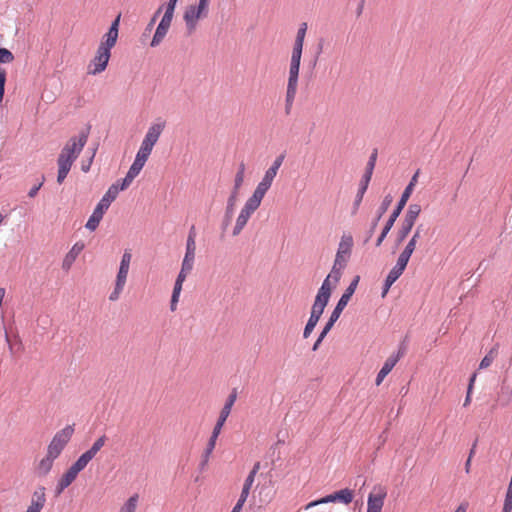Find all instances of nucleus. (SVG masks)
<instances>
[{"label": "nucleus", "instance_id": "obj_1", "mask_svg": "<svg viewBox=\"0 0 512 512\" xmlns=\"http://www.w3.org/2000/svg\"><path fill=\"white\" fill-rule=\"evenodd\" d=\"M120 18L121 15L119 14L111 23L109 30L104 34L95 56L88 65V74L98 75L106 69L111 57V49L116 45L118 39Z\"/></svg>", "mask_w": 512, "mask_h": 512}, {"label": "nucleus", "instance_id": "obj_2", "mask_svg": "<svg viewBox=\"0 0 512 512\" xmlns=\"http://www.w3.org/2000/svg\"><path fill=\"white\" fill-rule=\"evenodd\" d=\"M89 136V129L83 130L77 136L71 137L62 148L58 159V174L57 182L61 184L67 177L73 163L80 155L84 146L87 143Z\"/></svg>", "mask_w": 512, "mask_h": 512}, {"label": "nucleus", "instance_id": "obj_3", "mask_svg": "<svg viewBox=\"0 0 512 512\" xmlns=\"http://www.w3.org/2000/svg\"><path fill=\"white\" fill-rule=\"evenodd\" d=\"M418 174H419V171H417L411 178L409 184L406 186V188L404 189L401 197H400V200L396 206V208L394 209V211L391 213L389 219L387 220L381 234L379 235L377 241H376V246L379 247L382 242L384 241V239L386 238L387 234L389 233V231L391 230V228L393 227L396 219L398 218V216L400 215L401 211L403 210L404 206L406 205L409 197L411 196L412 192H413V189L417 183V179H418Z\"/></svg>", "mask_w": 512, "mask_h": 512}, {"label": "nucleus", "instance_id": "obj_4", "mask_svg": "<svg viewBox=\"0 0 512 512\" xmlns=\"http://www.w3.org/2000/svg\"><path fill=\"white\" fill-rule=\"evenodd\" d=\"M210 0H199L198 4L186 7L183 20L189 33L196 30L199 20L207 17L209 12Z\"/></svg>", "mask_w": 512, "mask_h": 512}, {"label": "nucleus", "instance_id": "obj_5", "mask_svg": "<svg viewBox=\"0 0 512 512\" xmlns=\"http://www.w3.org/2000/svg\"><path fill=\"white\" fill-rule=\"evenodd\" d=\"M131 259L132 254L130 251L125 250L120 260L119 269L114 283V289L109 295L110 301H117L124 291L130 270Z\"/></svg>", "mask_w": 512, "mask_h": 512}, {"label": "nucleus", "instance_id": "obj_6", "mask_svg": "<svg viewBox=\"0 0 512 512\" xmlns=\"http://www.w3.org/2000/svg\"><path fill=\"white\" fill-rule=\"evenodd\" d=\"M300 64H301V58L291 56L290 65H289V76H288L287 89H286V97H285V106H286L287 114L290 112V109H291L293 102L295 100V97H296L297 88H298Z\"/></svg>", "mask_w": 512, "mask_h": 512}, {"label": "nucleus", "instance_id": "obj_7", "mask_svg": "<svg viewBox=\"0 0 512 512\" xmlns=\"http://www.w3.org/2000/svg\"><path fill=\"white\" fill-rule=\"evenodd\" d=\"M262 198L252 193L246 200L244 206L241 208L239 215L236 218L235 225L232 231L233 236H237L244 229L253 213L260 207Z\"/></svg>", "mask_w": 512, "mask_h": 512}, {"label": "nucleus", "instance_id": "obj_8", "mask_svg": "<svg viewBox=\"0 0 512 512\" xmlns=\"http://www.w3.org/2000/svg\"><path fill=\"white\" fill-rule=\"evenodd\" d=\"M165 128H166L165 120H163L161 118H157L156 120H154L148 127L147 132L140 144L138 151H140L142 153H146L147 155L150 156L153 151L154 146L158 142V140H159L161 134L163 133V131L165 130Z\"/></svg>", "mask_w": 512, "mask_h": 512}, {"label": "nucleus", "instance_id": "obj_9", "mask_svg": "<svg viewBox=\"0 0 512 512\" xmlns=\"http://www.w3.org/2000/svg\"><path fill=\"white\" fill-rule=\"evenodd\" d=\"M285 159L284 154L278 155L272 162L271 166L265 171L261 181L257 184L254 194L258 195L259 198H264L268 190L271 188L277 173L282 166Z\"/></svg>", "mask_w": 512, "mask_h": 512}, {"label": "nucleus", "instance_id": "obj_10", "mask_svg": "<svg viewBox=\"0 0 512 512\" xmlns=\"http://www.w3.org/2000/svg\"><path fill=\"white\" fill-rule=\"evenodd\" d=\"M73 433L74 428L71 425H67L56 432L47 446L46 453L57 459L69 443Z\"/></svg>", "mask_w": 512, "mask_h": 512}, {"label": "nucleus", "instance_id": "obj_11", "mask_svg": "<svg viewBox=\"0 0 512 512\" xmlns=\"http://www.w3.org/2000/svg\"><path fill=\"white\" fill-rule=\"evenodd\" d=\"M354 498V492L349 488H344L339 491H336L332 494H329L325 497H322L321 499L312 501L306 505L305 509H310L312 507H315L320 504H326V503H334V502H340L345 505H349Z\"/></svg>", "mask_w": 512, "mask_h": 512}, {"label": "nucleus", "instance_id": "obj_12", "mask_svg": "<svg viewBox=\"0 0 512 512\" xmlns=\"http://www.w3.org/2000/svg\"><path fill=\"white\" fill-rule=\"evenodd\" d=\"M86 466L80 462L78 459L70 466V468L60 477L58 480L55 493L56 495H60L64 492L66 488H68L77 478L78 474L85 468Z\"/></svg>", "mask_w": 512, "mask_h": 512}, {"label": "nucleus", "instance_id": "obj_13", "mask_svg": "<svg viewBox=\"0 0 512 512\" xmlns=\"http://www.w3.org/2000/svg\"><path fill=\"white\" fill-rule=\"evenodd\" d=\"M163 11H164V14H163V16L155 30L153 38L151 40V43H150L151 47H157L162 43V41L166 37V35L169 31V28L171 26V23H172L174 13L166 11V10H163Z\"/></svg>", "mask_w": 512, "mask_h": 512}, {"label": "nucleus", "instance_id": "obj_14", "mask_svg": "<svg viewBox=\"0 0 512 512\" xmlns=\"http://www.w3.org/2000/svg\"><path fill=\"white\" fill-rule=\"evenodd\" d=\"M352 247L353 237L350 234H343L340 238L334 261L337 264L346 265L351 254Z\"/></svg>", "mask_w": 512, "mask_h": 512}, {"label": "nucleus", "instance_id": "obj_15", "mask_svg": "<svg viewBox=\"0 0 512 512\" xmlns=\"http://www.w3.org/2000/svg\"><path fill=\"white\" fill-rule=\"evenodd\" d=\"M237 399V392L234 389L227 397L224 406L222 407L217 422L213 428V432L220 434L221 430L229 417L232 407Z\"/></svg>", "mask_w": 512, "mask_h": 512}, {"label": "nucleus", "instance_id": "obj_16", "mask_svg": "<svg viewBox=\"0 0 512 512\" xmlns=\"http://www.w3.org/2000/svg\"><path fill=\"white\" fill-rule=\"evenodd\" d=\"M386 495L387 492L385 488H374V491L368 495L366 512H381L384 506Z\"/></svg>", "mask_w": 512, "mask_h": 512}, {"label": "nucleus", "instance_id": "obj_17", "mask_svg": "<svg viewBox=\"0 0 512 512\" xmlns=\"http://www.w3.org/2000/svg\"><path fill=\"white\" fill-rule=\"evenodd\" d=\"M359 280H360V277L356 276L351 281L349 286L346 288L345 292L342 294V296L340 297L336 307L334 308V310L331 313L333 315V317H337V318L340 317L342 311L345 309V307L347 306V304H348L349 300L351 299L352 295L355 293V290L357 288Z\"/></svg>", "mask_w": 512, "mask_h": 512}, {"label": "nucleus", "instance_id": "obj_18", "mask_svg": "<svg viewBox=\"0 0 512 512\" xmlns=\"http://www.w3.org/2000/svg\"><path fill=\"white\" fill-rule=\"evenodd\" d=\"M331 294L328 293V289L319 288L314 303L311 308L310 316L320 319L321 315L324 312L325 307L327 306Z\"/></svg>", "mask_w": 512, "mask_h": 512}, {"label": "nucleus", "instance_id": "obj_19", "mask_svg": "<svg viewBox=\"0 0 512 512\" xmlns=\"http://www.w3.org/2000/svg\"><path fill=\"white\" fill-rule=\"evenodd\" d=\"M346 267L344 264H337L335 261L333 263L332 269L327 277L321 284L320 288L328 289V293L332 294V291L337 286L340 278L342 276V270Z\"/></svg>", "mask_w": 512, "mask_h": 512}, {"label": "nucleus", "instance_id": "obj_20", "mask_svg": "<svg viewBox=\"0 0 512 512\" xmlns=\"http://www.w3.org/2000/svg\"><path fill=\"white\" fill-rule=\"evenodd\" d=\"M85 244L81 241L76 242L71 249L67 252L62 261V269L65 271H69L79 256V254L84 250Z\"/></svg>", "mask_w": 512, "mask_h": 512}, {"label": "nucleus", "instance_id": "obj_21", "mask_svg": "<svg viewBox=\"0 0 512 512\" xmlns=\"http://www.w3.org/2000/svg\"><path fill=\"white\" fill-rule=\"evenodd\" d=\"M46 503L45 488L39 487L34 491L30 504L25 512H41Z\"/></svg>", "mask_w": 512, "mask_h": 512}, {"label": "nucleus", "instance_id": "obj_22", "mask_svg": "<svg viewBox=\"0 0 512 512\" xmlns=\"http://www.w3.org/2000/svg\"><path fill=\"white\" fill-rule=\"evenodd\" d=\"M55 460L56 458L46 453L45 456L35 464L34 472L36 476L46 477L51 472Z\"/></svg>", "mask_w": 512, "mask_h": 512}, {"label": "nucleus", "instance_id": "obj_23", "mask_svg": "<svg viewBox=\"0 0 512 512\" xmlns=\"http://www.w3.org/2000/svg\"><path fill=\"white\" fill-rule=\"evenodd\" d=\"M402 354L398 352L396 355H391L383 364L382 368L377 374L375 384L379 386L385 377L391 372V370L395 367L397 362L399 361Z\"/></svg>", "mask_w": 512, "mask_h": 512}, {"label": "nucleus", "instance_id": "obj_24", "mask_svg": "<svg viewBox=\"0 0 512 512\" xmlns=\"http://www.w3.org/2000/svg\"><path fill=\"white\" fill-rule=\"evenodd\" d=\"M106 442V436L103 435L99 437L93 445L88 449L86 452H84L78 460L82 462L85 466L88 465V463L96 456V454L100 451V449L105 445Z\"/></svg>", "mask_w": 512, "mask_h": 512}, {"label": "nucleus", "instance_id": "obj_25", "mask_svg": "<svg viewBox=\"0 0 512 512\" xmlns=\"http://www.w3.org/2000/svg\"><path fill=\"white\" fill-rule=\"evenodd\" d=\"M118 183H113L106 193L103 195L101 200L98 202V206L107 211L111 203L117 198L119 194Z\"/></svg>", "mask_w": 512, "mask_h": 512}, {"label": "nucleus", "instance_id": "obj_26", "mask_svg": "<svg viewBox=\"0 0 512 512\" xmlns=\"http://www.w3.org/2000/svg\"><path fill=\"white\" fill-rule=\"evenodd\" d=\"M148 158H149V155H147L146 153L137 151L135 159H134L132 165L130 166L128 173L137 177L139 175V173L141 172V170L143 169V167L145 166Z\"/></svg>", "mask_w": 512, "mask_h": 512}, {"label": "nucleus", "instance_id": "obj_27", "mask_svg": "<svg viewBox=\"0 0 512 512\" xmlns=\"http://www.w3.org/2000/svg\"><path fill=\"white\" fill-rule=\"evenodd\" d=\"M105 210L96 205L95 209L93 210L91 216L89 217L88 221L85 224L86 229L90 231H95L97 227L99 226V223L101 222Z\"/></svg>", "mask_w": 512, "mask_h": 512}, {"label": "nucleus", "instance_id": "obj_28", "mask_svg": "<svg viewBox=\"0 0 512 512\" xmlns=\"http://www.w3.org/2000/svg\"><path fill=\"white\" fill-rule=\"evenodd\" d=\"M219 435L220 434H218V433L215 434V432L212 431V434L208 440L206 448L202 454V460H201L202 468H204L207 465V463L209 462L210 456H211L213 450L215 449L216 442H217Z\"/></svg>", "mask_w": 512, "mask_h": 512}, {"label": "nucleus", "instance_id": "obj_29", "mask_svg": "<svg viewBox=\"0 0 512 512\" xmlns=\"http://www.w3.org/2000/svg\"><path fill=\"white\" fill-rule=\"evenodd\" d=\"M407 262L403 261L402 259L398 258L396 264L393 266V268L389 271L386 279L388 282L395 283L397 279L403 274Z\"/></svg>", "mask_w": 512, "mask_h": 512}, {"label": "nucleus", "instance_id": "obj_30", "mask_svg": "<svg viewBox=\"0 0 512 512\" xmlns=\"http://www.w3.org/2000/svg\"><path fill=\"white\" fill-rule=\"evenodd\" d=\"M370 180H371V178H368V175L362 176L360 186H359V189H358L357 195L355 197V201H354V213L358 210V207H359V205L363 199V196L368 188Z\"/></svg>", "mask_w": 512, "mask_h": 512}, {"label": "nucleus", "instance_id": "obj_31", "mask_svg": "<svg viewBox=\"0 0 512 512\" xmlns=\"http://www.w3.org/2000/svg\"><path fill=\"white\" fill-rule=\"evenodd\" d=\"M420 213H421V206L419 204H410L405 213L403 220L414 225L417 218L419 217Z\"/></svg>", "mask_w": 512, "mask_h": 512}, {"label": "nucleus", "instance_id": "obj_32", "mask_svg": "<svg viewBox=\"0 0 512 512\" xmlns=\"http://www.w3.org/2000/svg\"><path fill=\"white\" fill-rule=\"evenodd\" d=\"M139 496L134 494L130 496L120 507L118 512H136Z\"/></svg>", "mask_w": 512, "mask_h": 512}, {"label": "nucleus", "instance_id": "obj_33", "mask_svg": "<svg viewBox=\"0 0 512 512\" xmlns=\"http://www.w3.org/2000/svg\"><path fill=\"white\" fill-rule=\"evenodd\" d=\"M245 169H246L245 163L241 162L239 164L238 170H237V172L235 174L234 186H233L232 190L240 191V189H241V187H242V185L244 183Z\"/></svg>", "mask_w": 512, "mask_h": 512}, {"label": "nucleus", "instance_id": "obj_34", "mask_svg": "<svg viewBox=\"0 0 512 512\" xmlns=\"http://www.w3.org/2000/svg\"><path fill=\"white\" fill-rule=\"evenodd\" d=\"M239 191L232 190L230 196L227 199L226 204V216L231 217L234 213V209L238 200Z\"/></svg>", "mask_w": 512, "mask_h": 512}, {"label": "nucleus", "instance_id": "obj_35", "mask_svg": "<svg viewBox=\"0 0 512 512\" xmlns=\"http://www.w3.org/2000/svg\"><path fill=\"white\" fill-rule=\"evenodd\" d=\"M416 242H414V239H410L408 241V243L406 244V246L404 247L403 251L400 253L399 257L400 259H402L403 261L405 262H409V259L411 257V255L413 254V252L415 251V248H416Z\"/></svg>", "mask_w": 512, "mask_h": 512}, {"label": "nucleus", "instance_id": "obj_36", "mask_svg": "<svg viewBox=\"0 0 512 512\" xmlns=\"http://www.w3.org/2000/svg\"><path fill=\"white\" fill-rule=\"evenodd\" d=\"M413 226L414 225L410 224L409 222H406L405 220L402 221L401 227L397 232L398 243H401L409 235Z\"/></svg>", "mask_w": 512, "mask_h": 512}, {"label": "nucleus", "instance_id": "obj_37", "mask_svg": "<svg viewBox=\"0 0 512 512\" xmlns=\"http://www.w3.org/2000/svg\"><path fill=\"white\" fill-rule=\"evenodd\" d=\"M259 469H260V463L257 462L253 466L252 470L249 472L248 476L246 477L244 484H243V488L251 490V487L255 481V477H256Z\"/></svg>", "mask_w": 512, "mask_h": 512}, {"label": "nucleus", "instance_id": "obj_38", "mask_svg": "<svg viewBox=\"0 0 512 512\" xmlns=\"http://www.w3.org/2000/svg\"><path fill=\"white\" fill-rule=\"evenodd\" d=\"M181 291H182L181 287H178V286L173 287L172 296H171V300H170V310L172 312L176 311V309H177Z\"/></svg>", "mask_w": 512, "mask_h": 512}, {"label": "nucleus", "instance_id": "obj_39", "mask_svg": "<svg viewBox=\"0 0 512 512\" xmlns=\"http://www.w3.org/2000/svg\"><path fill=\"white\" fill-rule=\"evenodd\" d=\"M376 160H377V150H374L369 157V160L366 165V170L364 173V175H368V178L372 177L373 170H374L375 164H376Z\"/></svg>", "mask_w": 512, "mask_h": 512}, {"label": "nucleus", "instance_id": "obj_40", "mask_svg": "<svg viewBox=\"0 0 512 512\" xmlns=\"http://www.w3.org/2000/svg\"><path fill=\"white\" fill-rule=\"evenodd\" d=\"M303 46H304V40L295 38L291 56H295L297 58H302Z\"/></svg>", "mask_w": 512, "mask_h": 512}, {"label": "nucleus", "instance_id": "obj_41", "mask_svg": "<svg viewBox=\"0 0 512 512\" xmlns=\"http://www.w3.org/2000/svg\"><path fill=\"white\" fill-rule=\"evenodd\" d=\"M318 321H319V319H317V318H314L311 316L309 317V319L305 325L304 332H303L304 338H308L311 335V333L314 330V328L316 327Z\"/></svg>", "mask_w": 512, "mask_h": 512}, {"label": "nucleus", "instance_id": "obj_42", "mask_svg": "<svg viewBox=\"0 0 512 512\" xmlns=\"http://www.w3.org/2000/svg\"><path fill=\"white\" fill-rule=\"evenodd\" d=\"M135 178H136L135 176H133L127 172L126 176L122 180H118L115 183H118L119 191H123L131 185V183L133 182V180Z\"/></svg>", "mask_w": 512, "mask_h": 512}, {"label": "nucleus", "instance_id": "obj_43", "mask_svg": "<svg viewBox=\"0 0 512 512\" xmlns=\"http://www.w3.org/2000/svg\"><path fill=\"white\" fill-rule=\"evenodd\" d=\"M338 319L339 318H337V317H333L332 314L330 315L328 322L326 323V325L324 326L323 330L321 331V333L319 335L320 341H323V339L326 337V335L329 333V331L332 329V327L334 326L335 322Z\"/></svg>", "mask_w": 512, "mask_h": 512}, {"label": "nucleus", "instance_id": "obj_44", "mask_svg": "<svg viewBox=\"0 0 512 512\" xmlns=\"http://www.w3.org/2000/svg\"><path fill=\"white\" fill-rule=\"evenodd\" d=\"M196 255V242H192L191 239L186 240V249L184 257L194 258Z\"/></svg>", "mask_w": 512, "mask_h": 512}, {"label": "nucleus", "instance_id": "obj_45", "mask_svg": "<svg viewBox=\"0 0 512 512\" xmlns=\"http://www.w3.org/2000/svg\"><path fill=\"white\" fill-rule=\"evenodd\" d=\"M14 60V55L6 48H0V63H11Z\"/></svg>", "mask_w": 512, "mask_h": 512}, {"label": "nucleus", "instance_id": "obj_46", "mask_svg": "<svg viewBox=\"0 0 512 512\" xmlns=\"http://www.w3.org/2000/svg\"><path fill=\"white\" fill-rule=\"evenodd\" d=\"M178 0H168L167 3H164L158 7V13H161L163 10L174 13L176 9Z\"/></svg>", "mask_w": 512, "mask_h": 512}, {"label": "nucleus", "instance_id": "obj_47", "mask_svg": "<svg viewBox=\"0 0 512 512\" xmlns=\"http://www.w3.org/2000/svg\"><path fill=\"white\" fill-rule=\"evenodd\" d=\"M194 258L184 257L181 263V270L190 273L194 267Z\"/></svg>", "mask_w": 512, "mask_h": 512}, {"label": "nucleus", "instance_id": "obj_48", "mask_svg": "<svg viewBox=\"0 0 512 512\" xmlns=\"http://www.w3.org/2000/svg\"><path fill=\"white\" fill-rule=\"evenodd\" d=\"M494 360L493 350H491L480 362L479 369H485L491 365Z\"/></svg>", "mask_w": 512, "mask_h": 512}, {"label": "nucleus", "instance_id": "obj_49", "mask_svg": "<svg viewBox=\"0 0 512 512\" xmlns=\"http://www.w3.org/2000/svg\"><path fill=\"white\" fill-rule=\"evenodd\" d=\"M392 202V198L391 196H386L379 208V214H378V219H380L382 217V215L387 211L388 207L390 206Z\"/></svg>", "mask_w": 512, "mask_h": 512}, {"label": "nucleus", "instance_id": "obj_50", "mask_svg": "<svg viewBox=\"0 0 512 512\" xmlns=\"http://www.w3.org/2000/svg\"><path fill=\"white\" fill-rule=\"evenodd\" d=\"M5 82H6V71L0 68V102L3 99L4 91H5Z\"/></svg>", "mask_w": 512, "mask_h": 512}, {"label": "nucleus", "instance_id": "obj_51", "mask_svg": "<svg viewBox=\"0 0 512 512\" xmlns=\"http://www.w3.org/2000/svg\"><path fill=\"white\" fill-rule=\"evenodd\" d=\"M190 273L188 272H185L183 270L180 269V272L178 273L177 275V278L175 280V283H174V286H178V287H181L183 286V283L184 281L186 280L187 276L189 275Z\"/></svg>", "mask_w": 512, "mask_h": 512}, {"label": "nucleus", "instance_id": "obj_52", "mask_svg": "<svg viewBox=\"0 0 512 512\" xmlns=\"http://www.w3.org/2000/svg\"><path fill=\"white\" fill-rule=\"evenodd\" d=\"M307 28H308L307 23L302 22L298 27L296 38L305 40Z\"/></svg>", "mask_w": 512, "mask_h": 512}, {"label": "nucleus", "instance_id": "obj_53", "mask_svg": "<svg viewBox=\"0 0 512 512\" xmlns=\"http://www.w3.org/2000/svg\"><path fill=\"white\" fill-rule=\"evenodd\" d=\"M42 185H43V181H41V182H40V183H38L37 185H34V186L29 190V192H28V196H29L30 198H34V197L37 195V193H38V191L40 190V188L42 187Z\"/></svg>", "mask_w": 512, "mask_h": 512}, {"label": "nucleus", "instance_id": "obj_54", "mask_svg": "<svg viewBox=\"0 0 512 512\" xmlns=\"http://www.w3.org/2000/svg\"><path fill=\"white\" fill-rule=\"evenodd\" d=\"M502 512H512V499L511 498L505 497Z\"/></svg>", "mask_w": 512, "mask_h": 512}, {"label": "nucleus", "instance_id": "obj_55", "mask_svg": "<svg viewBox=\"0 0 512 512\" xmlns=\"http://www.w3.org/2000/svg\"><path fill=\"white\" fill-rule=\"evenodd\" d=\"M476 377H477L476 373H473L471 375L470 380H469V384H468V388H467V392L472 393Z\"/></svg>", "mask_w": 512, "mask_h": 512}, {"label": "nucleus", "instance_id": "obj_56", "mask_svg": "<svg viewBox=\"0 0 512 512\" xmlns=\"http://www.w3.org/2000/svg\"><path fill=\"white\" fill-rule=\"evenodd\" d=\"M421 230H422V225L418 226L414 232V234L412 235V237L410 239H414V242L417 243V241L420 239L421 237Z\"/></svg>", "mask_w": 512, "mask_h": 512}, {"label": "nucleus", "instance_id": "obj_57", "mask_svg": "<svg viewBox=\"0 0 512 512\" xmlns=\"http://www.w3.org/2000/svg\"><path fill=\"white\" fill-rule=\"evenodd\" d=\"M393 282H388L387 279H385L383 291H382V297H385L390 289V287L393 285Z\"/></svg>", "mask_w": 512, "mask_h": 512}, {"label": "nucleus", "instance_id": "obj_58", "mask_svg": "<svg viewBox=\"0 0 512 512\" xmlns=\"http://www.w3.org/2000/svg\"><path fill=\"white\" fill-rule=\"evenodd\" d=\"M191 238H192V242H196V229H195L194 225L191 226L187 239H191Z\"/></svg>", "mask_w": 512, "mask_h": 512}, {"label": "nucleus", "instance_id": "obj_59", "mask_svg": "<svg viewBox=\"0 0 512 512\" xmlns=\"http://www.w3.org/2000/svg\"><path fill=\"white\" fill-rule=\"evenodd\" d=\"M159 15H160V13H158V9H157V10H156V12L154 13L153 17L151 18V20H150V22H149L148 26H147V28H148V29H151V28H152V26L154 25V23H155V21H156V19H157V17H158Z\"/></svg>", "mask_w": 512, "mask_h": 512}, {"label": "nucleus", "instance_id": "obj_60", "mask_svg": "<svg viewBox=\"0 0 512 512\" xmlns=\"http://www.w3.org/2000/svg\"><path fill=\"white\" fill-rule=\"evenodd\" d=\"M249 493H250V490H249V489H246V488H243V487H242V491H241V493H240L239 498H242V499L247 500V498H248V496H249Z\"/></svg>", "mask_w": 512, "mask_h": 512}, {"label": "nucleus", "instance_id": "obj_61", "mask_svg": "<svg viewBox=\"0 0 512 512\" xmlns=\"http://www.w3.org/2000/svg\"><path fill=\"white\" fill-rule=\"evenodd\" d=\"M468 505L466 503L460 504L454 512H466Z\"/></svg>", "mask_w": 512, "mask_h": 512}, {"label": "nucleus", "instance_id": "obj_62", "mask_svg": "<svg viewBox=\"0 0 512 512\" xmlns=\"http://www.w3.org/2000/svg\"><path fill=\"white\" fill-rule=\"evenodd\" d=\"M471 395H472V393H469V392L466 393V397H465V400H464V403H463L464 407H467V406L470 405V403H471Z\"/></svg>", "mask_w": 512, "mask_h": 512}, {"label": "nucleus", "instance_id": "obj_63", "mask_svg": "<svg viewBox=\"0 0 512 512\" xmlns=\"http://www.w3.org/2000/svg\"><path fill=\"white\" fill-rule=\"evenodd\" d=\"M246 500L245 499H242V498H239L235 504V506L239 507V508H243V505L245 504Z\"/></svg>", "mask_w": 512, "mask_h": 512}, {"label": "nucleus", "instance_id": "obj_64", "mask_svg": "<svg viewBox=\"0 0 512 512\" xmlns=\"http://www.w3.org/2000/svg\"><path fill=\"white\" fill-rule=\"evenodd\" d=\"M322 341H320V337L318 336V339L316 340V342L314 343L313 345V350H317L319 345L321 344Z\"/></svg>", "mask_w": 512, "mask_h": 512}]
</instances>
